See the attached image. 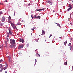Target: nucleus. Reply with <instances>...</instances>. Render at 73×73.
Here are the masks:
<instances>
[{
  "mask_svg": "<svg viewBox=\"0 0 73 73\" xmlns=\"http://www.w3.org/2000/svg\"><path fill=\"white\" fill-rule=\"evenodd\" d=\"M10 43L11 44H12V45H13L15 44V40L14 39H11L10 40Z\"/></svg>",
  "mask_w": 73,
  "mask_h": 73,
  "instance_id": "obj_1",
  "label": "nucleus"
},
{
  "mask_svg": "<svg viewBox=\"0 0 73 73\" xmlns=\"http://www.w3.org/2000/svg\"><path fill=\"white\" fill-rule=\"evenodd\" d=\"M24 46V45H21L19 46L18 49H22L23 48V47Z\"/></svg>",
  "mask_w": 73,
  "mask_h": 73,
  "instance_id": "obj_2",
  "label": "nucleus"
},
{
  "mask_svg": "<svg viewBox=\"0 0 73 73\" xmlns=\"http://www.w3.org/2000/svg\"><path fill=\"white\" fill-rule=\"evenodd\" d=\"M47 3H49L50 4L52 5H53V4L52 3V1L50 0H48L46 1Z\"/></svg>",
  "mask_w": 73,
  "mask_h": 73,
  "instance_id": "obj_3",
  "label": "nucleus"
},
{
  "mask_svg": "<svg viewBox=\"0 0 73 73\" xmlns=\"http://www.w3.org/2000/svg\"><path fill=\"white\" fill-rule=\"evenodd\" d=\"M5 21V17L3 16L2 18L1 21L2 22H4Z\"/></svg>",
  "mask_w": 73,
  "mask_h": 73,
  "instance_id": "obj_4",
  "label": "nucleus"
},
{
  "mask_svg": "<svg viewBox=\"0 0 73 73\" xmlns=\"http://www.w3.org/2000/svg\"><path fill=\"white\" fill-rule=\"evenodd\" d=\"M37 15L36 14L34 16V17H33V15H32L31 17L32 18V19H33L34 18V19H36L37 18Z\"/></svg>",
  "mask_w": 73,
  "mask_h": 73,
  "instance_id": "obj_5",
  "label": "nucleus"
},
{
  "mask_svg": "<svg viewBox=\"0 0 73 73\" xmlns=\"http://www.w3.org/2000/svg\"><path fill=\"white\" fill-rule=\"evenodd\" d=\"M11 24L13 28H16V26H15V24H14L11 23Z\"/></svg>",
  "mask_w": 73,
  "mask_h": 73,
  "instance_id": "obj_6",
  "label": "nucleus"
},
{
  "mask_svg": "<svg viewBox=\"0 0 73 73\" xmlns=\"http://www.w3.org/2000/svg\"><path fill=\"white\" fill-rule=\"evenodd\" d=\"M5 64L6 65V66L5 67H4V68H3V69H4V70H5V69H7V68L8 67V65H7V63H6V62H5Z\"/></svg>",
  "mask_w": 73,
  "mask_h": 73,
  "instance_id": "obj_7",
  "label": "nucleus"
},
{
  "mask_svg": "<svg viewBox=\"0 0 73 73\" xmlns=\"http://www.w3.org/2000/svg\"><path fill=\"white\" fill-rule=\"evenodd\" d=\"M19 41L21 42H22V43H23L24 41V40H23V39H20Z\"/></svg>",
  "mask_w": 73,
  "mask_h": 73,
  "instance_id": "obj_8",
  "label": "nucleus"
},
{
  "mask_svg": "<svg viewBox=\"0 0 73 73\" xmlns=\"http://www.w3.org/2000/svg\"><path fill=\"white\" fill-rule=\"evenodd\" d=\"M15 46V45H10L9 46V47H10V48H13V47H14V46Z\"/></svg>",
  "mask_w": 73,
  "mask_h": 73,
  "instance_id": "obj_9",
  "label": "nucleus"
},
{
  "mask_svg": "<svg viewBox=\"0 0 73 73\" xmlns=\"http://www.w3.org/2000/svg\"><path fill=\"white\" fill-rule=\"evenodd\" d=\"M44 9H45V8H43L42 9H37L36 11H42V10H44Z\"/></svg>",
  "mask_w": 73,
  "mask_h": 73,
  "instance_id": "obj_10",
  "label": "nucleus"
},
{
  "mask_svg": "<svg viewBox=\"0 0 73 73\" xmlns=\"http://www.w3.org/2000/svg\"><path fill=\"white\" fill-rule=\"evenodd\" d=\"M71 5H69V7H70L68 9V11H70V10L71 9H72V7H71Z\"/></svg>",
  "mask_w": 73,
  "mask_h": 73,
  "instance_id": "obj_11",
  "label": "nucleus"
},
{
  "mask_svg": "<svg viewBox=\"0 0 73 73\" xmlns=\"http://www.w3.org/2000/svg\"><path fill=\"white\" fill-rule=\"evenodd\" d=\"M42 32L43 35H45V31L42 30Z\"/></svg>",
  "mask_w": 73,
  "mask_h": 73,
  "instance_id": "obj_12",
  "label": "nucleus"
},
{
  "mask_svg": "<svg viewBox=\"0 0 73 73\" xmlns=\"http://www.w3.org/2000/svg\"><path fill=\"white\" fill-rule=\"evenodd\" d=\"M9 57V62H11V58L10 57H9V56H8Z\"/></svg>",
  "mask_w": 73,
  "mask_h": 73,
  "instance_id": "obj_13",
  "label": "nucleus"
},
{
  "mask_svg": "<svg viewBox=\"0 0 73 73\" xmlns=\"http://www.w3.org/2000/svg\"><path fill=\"white\" fill-rule=\"evenodd\" d=\"M10 29H9V34H10V35H12V32H11V31H10Z\"/></svg>",
  "mask_w": 73,
  "mask_h": 73,
  "instance_id": "obj_14",
  "label": "nucleus"
},
{
  "mask_svg": "<svg viewBox=\"0 0 73 73\" xmlns=\"http://www.w3.org/2000/svg\"><path fill=\"white\" fill-rule=\"evenodd\" d=\"M69 48H70V50H72H72H73V46L72 47V46H70L69 47Z\"/></svg>",
  "mask_w": 73,
  "mask_h": 73,
  "instance_id": "obj_15",
  "label": "nucleus"
},
{
  "mask_svg": "<svg viewBox=\"0 0 73 73\" xmlns=\"http://www.w3.org/2000/svg\"><path fill=\"white\" fill-rule=\"evenodd\" d=\"M36 57H40V55L38 53L36 54Z\"/></svg>",
  "mask_w": 73,
  "mask_h": 73,
  "instance_id": "obj_16",
  "label": "nucleus"
},
{
  "mask_svg": "<svg viewBox=\"0 0 73 73\" xmlns=\"http://www.w3.org/2000/svg\"><path fill=\"white\" fill-rule=\"evenodd\" d=\"M7 42H8V41H6L5 42V44H6V46H5V47H7Z\"/></svg>",
  "mask_w": 73,
  "mask_h": 73,
  "instance_id": "obj_17",
  "label": "nucleus"
},
{
  "mask_svg": "<svg viewBox=\"0 0 73 73\" xmlns=\"http://www.w3.org/2000/svg\"><path fill=\"white\" fill-rule=\"evenodd\" d=\"M8 19L9 20H11V17L10 16H9Z\"/></svg>",
  "mask_w": 73,
  "mask_h": 73,
  "instance_id": "obj_18",
  "label": "nucleus"
},
{
  "mask_svg": "<svg viewBox=\"0 0 73 73\" xmlns=\"http://www.w3.org/2000/svg\"><path fill=\"white\" fill-rule=\"evenodd\" d=\"M40 18H41V17H40V16H38L36 17V19H40Z\"/></svg>",
  "mask_w": 73,
  "mask_h": 73,
  "instance_id": "obj_19",
  "label": "nucleus"
},
{
  "mask_svg": "<svg viewBox=\"0 0 73 73\" xmlns=\"http://www.w3.org/2000/svg\"><path fill=\"white\" fill-rule=\"evenodd\" d=\"M65 46H66V44H67V41H66L65 42H64Z\"/></svg>",
  "mask_w": 73,
  "mask_h": 73,
  "instance_id": "obj_20",
  "label": "nucleus"
},
{
  "mask_svg": "<svg viewBox=\"0 0 73 73\" xmlns=\"http://www.w3.org/2000/svg\"><path fill=\"white\" fill-rule=\"evenodd\" d=\"M67 62H65L64 63V65H67Z\"/></svg>",
  "mask_w": 73,
  "mask_h": 73,
  "instance_id": "obj_21",
  "label": "nucleus"
},
{
  "mask_svg": "<svg viewBox=\"0 0 73 73\" xmlns=\"http://www.w3.org/2000/svg\"><path fill=\"white\" fill-rule=\"evenodd\" d=\"M35 29V27H33V28H31V30L32 31H34V30Z\"/></svg>",
  "mask_w": 73,
  "mask_h": 73,
  "instance_id": "obj_22",
  "label": "nucleus"
},
{
  "mask_svg": "<svg viewBox=\"0 0 73 73\" xmlns=\"http://www.w3.org/2000/svg\"><path fill=\"white\" fill-rule=\"evenodd\" d=\"M46 56H49V53L48 52H47L46 54Z\"/></svg>",
  "mask_w": 73,
  "mask_h": 73,
  "instance_id": "obj_23",
  "label": "nucleus"
},
{
  "mask_svg": "<svg viewBox=\"0 0 73 73\" xmlns=\"http://www.w3.org/2000/svg\"><path fill=\"white\" fill-rule=\"evenodd\" d=\"M57 24V26H58V27H61V26L59 24H58L57 23H56Z\"/></svg>",
  "mask_w": 73,
  "mask_h": 73,
  "instance_id": "obj_24",
  "label": "nucleus"
},
{
  "mask_svg": "<svg viewBox=\"0 0 73 73\" xmlns=\"http://www.w3.org/2000/svg\"><path fill=\"white\" fill-rule=\"evenodd\" d=\"M36 62H37V59H36L35 60V64H36Z\"/></svg>",
  "mask_w": 73,
  "mask_h": 73,
  "instance_id": "obj_25",
  "label": "nucleus"
},
{
  "mask_svg": "<svg viewBox=\"0 0 73 73\" xmlns=\"http://www.w3.org/2000/svg\"><path fill=\"white\" fill-rule=\"evenodd\" d=\"M29 46V44H27V47H28V46Z\"/></svg>",
  "mask_w": 73,
  "mask_h": 73,
  "instance_id": "obj_26",
  "label": "nucleus"
},
{
  "mask_svg": "<svg viewBox=\"0 0 73 73\" xmlns=\"http://www.w3.org/2000/svg\"><path fill=\"white\" fill-rule=\"evenodd\" d=\"M2 14H3V11H2L1 12H0V15H2Z\"/></svg>",
  "mask_w": 73,
  "mask_h": 73,
  "instance_id": "obj_27",
  "label": "nucleus"
},
{
  "mask_svg": "<svg viewBox=\"0 0 73 73\" xmlns=\"http://www.w3.org/2000/svg\"><path fill=\"white\" fill-rule=\"evenodd\" d=\"M2 62H3V60L1 59V60H0V62L1 63Z\"/></svg>",
  "mask_w": 73,
  "mask_h": 73,
  "instance_id": "obj_28",
  "label": "nucleus"
},
{
  "mask_svg": "<svg viewBox=\"0 0 73 73\" xmlns=\"http://www.w3.org/2000/svg\"><path fill=\"white\" fill-rule=\"evenodd\" d=\"M3 68L1 69V70H0V72H1L2 71H3Z\"/></svg>",
  "mask_w": 73,
  "mask_h": 73,
  "instance_id": "obj_29",
  "label": "nucleus"
},
{
  "mask_svg": "<svg viewBox=\"0 0 73 73\" xmlns=\"http://www.w3.org/2000/svg\"><path fill=\"white\" fill-rule=\"evenodd\" d=\"M14 29H15L16 30H17V31H18V29L16 28H16H14Z\"/></svg>",
  "mask_w": 73,
  "mask_h": 73,
  "instance_id": "obj_30",
  "label": "nucleus"
},
{
  "mask_svg": "<svg viewBox=\"0 0 73 73\" xmlns=\"http://www.w3.org/2000/svg\"><path fill=\"white\" fill-rule=\"evenodd\" d=\"M35 40L37 42H38V41L37 39H35Z\"/></svg>",
  "mask_w": 73,
  "mask_h": 73,
  "instance_id": "obj_31",
  "label": "nucleus"
},
{
  "mask_svg": "<svg viewBox=\"0 0 73 73\" xmlns=\"http://www.w3.org/2000/svg\"><path fill=\"white\" fill-rule=\"evenodd\" d=\"M6 40L7 41H9V39H8V38L7 37L6 38Z\"/></svg>",
  "mask_w": 73,
  "mask_h": 73,
  "instance_id": "obj_32",
  "label": "nucleus"
},
{
  "mask_svg": "<svg viewBox=\"0 0 73 73\" xmlns=\"http://www.w3.org/2000/svg\"><path fill=\"white\" fill-rule=\"evenodd\" d=\"M3 48V45H2V46H1V47H0V48L1 49V48Z\"/></svg>",
  "mask_w": 73,
  "mask_h": 73,
  "instance_id": "obj_33",
  "label": "nucleus"
},
{
  "mask_svg": "<svg viewBox=\"0 0 73 73\" xmlns=\"http://www.w3.org/2000/svg\"><path fill=\"white\" fill-rule=\"evenodd\" d=\"M18 25H21V23H20V22L18 23Z\"/></svg>",
  "mask_w": 73,
  "mask_h": 73,
  "instance_id": "obj_34",
  "label": "nucleus"
},
{
  "mask_svg": "<svg viewBox=\"0 0 73 73\" xmlns=\"http://www.w3.org/2000/svg\"><path fill=\"white\" fill-rule=\"evenodd\" d=\"M71 43H69V44H68V46H71Z\"/></svg>",
  "mask_w": 73,
  "mask_h": 73,
  "instance_id": "obj_35",
  "label": "nucleus"
},
{
  "mask_svg": "<svg viewBox=\"0 0 73 73\" xmlns=\"http://www.w3.org/2000/svg\"><path fill=\"white\" fill-rule=\"evenodd\" d=\"M7 36L8 37H9V34H8L7 35Z\"/></svg>",
  "mask_w": 73,
  "mask_h": 73,
  "instance_id": "obj_36",
  "label": "nucleus"
},
{
  "mask_svg": "<svg viewBox=\"0 0 73 73\" xmlns=\"http://www.w3.org/2000/svg\"><path fill=\"white\" fill-rule=\"evenodd\" d=\"M52 34H50V37H51L52 36Z\"/></svg>",
  "mask_w": 73,
  "mask_h": 73,
  "instance_id": "obj_37",
  "label": "nucleus"
},
{
  "mask_svg": "<svg viewBox=\"0 0 73 73\" xmlns=\"http://www.w3.org/2000/svg\"><path fill=\"white\" fill-rule=\"evenodd\" d=\"M15 12H14V16H15Z\"/></svg>",
  "mask_w": 73,
  "mask_h": 73,
  "instance_id": "obj_38",
  "label": "nucleus"
},
{
  "mask_svg": "<svg viewBox=\"0 0 73 73\" xmlns=\"http://www.w3.org/2000/svg\"><path fill=\"white\" fill-rule=\"evenodd\" d=\"M2 67H3V66L1 65V67H0V68H2Z\"/></svg>",
  "mask_w": 73,
  "mask_h": 73,
  "instance_id": "obj_39",
  "label": "nucleus"
},
{
  "mask_svg": "<svg viewBox=\"0 0 73 73\" xmlns=\"http://www.w3.org/2000/svg\"><path fill=\"white\" fill-rule=\"evenodd\" d=\"M1 26H3V25H2V23H1Z\"/></svg>",
  "mask_w": 73,
  "mask_h": 73,
  "instance_id": "obj_40",
  "label": "nucleus"
},
{
  "mask_svg": "<svg viewBox=\"0 0 73 73\" xmlns=\"http://www.w3.org/2000/svg\"><path fill=\"white\" fill-rule=\"evenodd\" d=\"M7 33L8 35H9V33H8V32H7Z\"/></svg>",
  "mask_w": 73,
  "mask_h": 73,
  "instance_id": "obj_41",
  "label": "nucleus"
},
{
  "mask_svg": "<svg viewBox=\"0 0 73 73\" xmlns=\"http://www.w3.org/2000/svg\"><path fill=\"white\" fill-rule=\"evenodd\" d=\"M70 24H71V25H72V23H70Z\"/></svg>",
  "mask_w": 73,
  "mask_h": 73,
  "instance_id": "obj_42",
  "label": "nucleus"
},
{
  "mask_svg": "<svg viewBox=\"0 0 73 73\" xmlns=\"http://www.w3.org/2000/svg\"><path fill=\"white\" fill-rule=\"evenodd\" d=\"M10 22H11V21H9V23H10Z\"/></svg>",
  "mask_w": 73,
  "mask_h": 73,
  "instance_id": "obj_43",
  "label": "nucleus"
},
{
  "mask_svg": "<svg viewBox=\"0 0 73 73\" xmlns=\"http://www.w3.org/2000/svg\"><path fill=\"white\" fill-rule=\"evenodd\" d=\"M5 2H7V0H5Z\"/></svg>",
  "mask_w": 73,
  "mask_h": 73,
  "instance_id": "obj_44",
  "label": "nucleus"
},
{
  "mask_svg": "<svg viewBox=\"0 0 73 73\" xmlns=\"http://www.w3.org/2000/svg\"><path fill=\"white\" fill-rule=\"evenodd\" d=\"M27 5H30V4H28Z\"/></svg>",
  "mask_w": 73,
  "mask_h": 73,
  "instance_id": "obj_45",
  "label": "nucleus"
},
{
  "mask_svg": "<svg viewBox=\"0 0 73 73\" xmlns=\"http://www.w3.org/2000/svg\"><path fill=\"white\" fill-rule=\"evenodd\" d=\"M5 73H7V71H5Z\"/></svg>",
  "mask_w": 73,
  "mask_h": 73,
  "instance_id": "obj_46",
  "label": "nucleus"
},
{
  "mask_svg": "<svg viewBox=\"0 0 73 73\" xmlns=\"http://www.w3.org/2000/svg\"><path fill=\"white\" fill-rule=\"evenodd\" d=\"M72 69H73V66H72Z\"/></svg>",
  "mask_w": 73,
  "mask_h": 73,
  "instance_id": "obj_47",
  "label": "nucleus"
},
{
  "mask_svg": "<svg viewBox=\"0 0 73 73\" xmlns=\"http://www.w3.org/2000/svg\"><path fill=\"white\" fill-rule=\"evenodd\" d=\"M45 41H46V40Z\"/></svg>",
  "mask_w": 73,
  "mask_h": 73,
  "instance_id": "obj_48",
  "label": "nucleus"
},
{
  "mask_svg": "<svg viewBox=\"0 0 73 73\" xmlns=\"http://www.w3.org/2000/svg\"><path fill=\"white\" fill-rule=\"evenodd\" d=\"M61 37H60L59 38H61Z\"/></svg>",
  "mask_w": 73,
  "mask_h": 73,
  "instance_id": "obj_49",
  "label": "nucleus"
},
{
  "mask_svg": "<svg viewBox=\"0 0 73 73\" xmlns=\"http://www.w3.org/2000/svg\"><path fill=\"white\" fill-rule=\"evenodd\" d=\"M68 19V20H69V19H70V18H69Z\"/></svg>",
  "mask_w": 73,
  "mask_h": 73,
  "instance_id": "obj_50",
  "label": "nucleus"
},
{
  "mask_svg": "<svg viewBox=\"0 0 73 73\" xmlns=\"http://www.w3.org/2000/svg\"><path fill=\"white\" fill-rule=\"evenodd\" d=\"M0 4H1V3H0Z\"/></svg>",
  "mask_w": 73,
  "mask_h": 73,
  "instance_id": "obj_51",
  "label": "nucleus"
},
{
  "mask_svg": "<svg viewBox=\"0 0 73 73\" xmlns=\"http://www.w3.org/2000/svg\"><path fill=\"white\" fill-rule=\"evenodd\" d=\"M12 36H13V35H12Z\"/></svg>",
  "mask_w": 73,
  "mask_h": 73,
  "instance_id": "obj_52",
  "label": "nucleus"
}]
</instances>
